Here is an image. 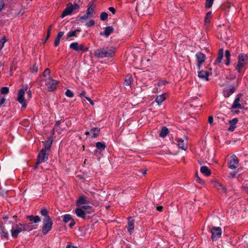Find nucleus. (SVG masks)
Returning <instances> with one entry per match:
<instances>
[{"label":"nucleus","instance_id":"f257e3e1","mask_svg":"<svg viewBox=\"0 0 248 248\" xmlns=\"http://www.w3.org/2000/svg\"><path fill=\"white\" fill-rule=\"evenodd\" d=\"M116 48L113 46H104L95 49L94 55L97 58H112L115 54Z\"/></svg>","mask_w":248,"mask_h":248},{"label":"nucleus","instance_id":"f03ea898","mask_svg":"<svg viewBox=\"0 0 248 248\" xmlns=\"http://www.w3.org/2000/svg\"><path fill=\"white\" fill-rule=\"evenodd\" d=\"M51 145L50 144H46L38 155L37 162L36 163V168H38L39 165L42 162H46L48 159V155L50 150Z\"/></svg>","mask_w":248,"mask_h":248},{"label":"nucleus","instance_id":"7ed1b4c3","mask_svg":"<svg viewBox=\"0 0 248 248\" xmlns=\"http://www.w3.org/2000/svg\"><path fill=\"white\" fill-rule=\"evenodd\" d=\"M248 62V56L245 53H240L238 56V62L235 67L236 70L240 73L242 69Z\"/></svg>","mask_w":248,"mask_h":248},{"label":"nucleus","instance_id":"20e7f679","mask_svg":"<svg viewBox=\"0 0 248 248\" xmlns=\"http://www.w3.org/2000/svg\"><path fill=\"white\" fill-rule=\"evenodd\" d=\"M53 221L50 217L44 218L43 221L42 231L43 234H46L52 229Z\"/></svg>","mask_w":248,"mask_h":248},{"label":"nucleus","instance_id":"39448f33","mask_svg":"<svg viewBox=\"0 0 248 248\" xmlns=\"http://www.w3.org/2000/svg\"><path fill=\"white\" fill-rule=\"evenodd\" d=\"M27 91V87L21 89L19 90L17 94L16 100L22 105V107L24 108H25L27 106V101L28 99L25 98V93Z\"/></svg>","mask_w":248,"mask_h":248},{"label":"nucleus","instance_id":"423d86ee","mask_svg":"<svg viewBox=\"0 0 248 248\" xmlns=\"http://www.w3.org/2000/svg\"><path fill=\"white\" fill-rule=\"evenodd\" d=\"M44 81H45L46 86L47 87V90L49 92L54 91L56 89L58 84L57 80L48 77L47 78L44 79Z\"/></svg>","mask_w":248,"mask_h":248},{"label":"nucleus","instance_id":"0eeeda50","mask_svg":"<svg viewBox=\"0 0 248 248\" xmlns=\"http://www.w3.org/2000/svg\"><path fill=\"white\" fill-rule=\"evenodd\" d=\"M22 231H24L22 223L15 224L11 230V235L14 238L17 237L18 234Z\"/></svg>","mask_w":248,"mask_h":248},{"label":"nucleus","instance_id":"6e6552de","mask_svg":"<svg viewBox=\"0 0 248 248\" xmlns=\"http://www.w3.org/2000/svg\"><path fill=\"white\" fill-rule=\"evenodd\" d=\"M211 232L212 233V239L213 241H216L221 237L222 234L221 229L219 227H212Z\"/></svg>","mask_w":248,"mask_h":248},{"label":"nucleus","instance_id":"1a4fd4ad","mask_svg":"<svg viewBox=\"0 0 248 248\" xmlns=\"http://www.w3.org/2000/svg\"><path fill=\"white\" fill-rule=\"evenodd\" d=\"M239 160L235 155H232L230 157V160L228 161V167L234 170L238 167Z\"/></svg>","mask_w":248,"mask_h":248},{"label":"nucleus","instance_id":"9d476101","mask_svg":"<svg viewBox=\"0 0 248 248\" xmlns=\"http://www.w3.org/2000/svg\"><path fill=\"white\" fill-rule=\"evenodd\" d=\"M195 57L197 62V66L198 70H200L206 60V56L202 53L199 52L196 53Z\"/></svg>","mask_w":248,"mask_h":248},{"label":"nucleus","instance_id":"9b49d317","mask_svg":"<svg viewBox=\"0 0 248 248\" xmlns=\"http://www.w3.org/2000/svg\"><path fill=\"white\" fill-rule=\"evenodd\" d=\"M211 69L206 67L205 70H199L198 71V77L200 78L205 80L206 81L209 80V72H211Z\"/></svg>","mask_w":248,"mask_h":248},{"label":"nucleus","instance_id":"f8f14e48","mask_svg":"<svg viewBox=\"0 0 248 248\" xmlns=\"http://www.w3.org/2000/svg\"><path fill=\"white\" fill-rule=\"evenodd\" d=\"M176 141L177 142V146L179 148L185 151L186 150L188 143V138L187 137H185L184 139L178 138L176 139Z\"/></svg>","mask_w":248,"mask_h":248},{"label":"nucleus","instance_id":"ddd939ff","mask_svg":"<svg viewBox=\"0 0 248 248\" xmlns=\"http://www.w3.org/2000/svg\"><path fill=\"white\" fill-rule=\"evenodd\" d=\"M72 7V4L71 3H68L67 4L65 9L63 11L61 15V17L63 18L67 16L70 15L73 12Z\"/></svg>","mask_w":248,"mask_h":248},{"label":"nucleus","instance_id":"4468645a","mask_svg":"<svg viewBox=\"0 0 248 248\" xmlns=\"http://www.w3.org/2000/svg\"><path fill=\"white\" fill-rule=\"evenodd\" d=\"M65 125V123L64 121H58L56 122L54 129L56 131H58L59 133H61L62 129L64 128Z\"/></svg>","mask_w":248,"mask_h":248},{"label":"nucleus","instance_id":"2eb2a0df","mask_svg":"<svg viewBox=\"0 0 248 248\" xmlns=\"http://www.w3.org/2000/svg\"><path fill=\"white\" fill-rule=\"evenodd\" d=\"M240 98L239 96H237L235 98V100L233 101L232 105V109H241L242 108V105L240 103Z\"/></svg>","mask_w":248,"mask_h":248},{"label":"nucleus","instance_id":"dca6fc26","mask_svg":"<svg viewBox=\"0 0 248 248\" xmlns=\"http://www.w3.org/2000/svg\"><path fill=\"white\" fill-rule=\"evenodd\" d=\"M212 184L213 187L217 189L218 190L223 192H226V188L220 183L218 182H213Z\"/></svg>","mask_w":248,"mask_h":248},{"label":"nucleus","instance_id":"f3484780","mask_svg":"<svg viewBox=\"0 0 248 248\" xmlns=\"http://www.w3.org/2000/svg\"><path fill=\"white\" fill-rule=\"evenodd\" d=\"M24 231H31L36 229V227L32 223H22Z\"/></svg>","mask_w":248,"mask_h":248},{"label":"nucleus","instance_id":"a211bd4d","mask_svg":"<svg viewBox=\"0 0 248 248\" xmlns=\"http://www.w3.org/2000/svg\"><path fill=\"white\" fill-rule=\"evenodd\" d=\"M95 5L93 3H89L88 5V9L86 14L90 17L93 16V14L94 11Z\"/></svg>","mask_w":248,"mask_h":248},{"label":"nucleus","instance_id":"6ab92c4d","mask_svg":"<svg viewBox=\"0 0 248 248\" xmlns=\"http://www.w3.org/2000/svg\"><path fill=\"white\" fill-rule=\"evenodd\" d=\"M134 221L132 217L128 218L127 230L130 234L133 232L134 229Z\"/></svg>","mask_w":248,"mask_h":248},{"label":"nucleus","instance_id":"aec40b11","mask_svg":"<svg viewBox=\"0 0 248 248\" xmlns=\"http://www.w3.org/2000/svg\"><path fill=\"white\" fill-rule=\"evenodd\" d=\"M114 31L113 28L111 26H108L105 28L104 32H100L101 35H105L106 37H108L111 33Z\"/></svg>","mask_w":248,"mask_h":248},{"label":"nucleus","instance_id":"412c9836","mask_svg":"<svg viewBox=\"0 0 248 248\" xmlns=\"http://www.w3.org/2000/svg\"><path fill=\"white\" fill-rule=\"evenodd\" d=\"M75 213L76 215L79 217L85 219L86 213L84 212L82 207L78 208L76 209Z\"/></svg>","mask_w":248,"mask_h":248},{"label":"nucleus","instance_id":"4be33fe9","mask_svg":"<svg viewBox=\"0 0 248 248\" xmlns=\"http://www.w3.org/2000/svg\"><path fill=\"white\" fill-rule=\"evenodd\" d=\"M238 122L237 118H234L229 121L230 126L228 128V130L230 131H233L235 128V124Z\"/></svg>","mask_w":248,"mask_h":248},{"label":"nucleus","instance_id":"5701e85b","mask_svg":"<svg viewBox=\"0 0 248 248\" xmlns=\"http://www.w3.org/2000/svg\"><path fill=\"white\" fill-rule=\"evenodd\" d=\"M223 57V49L220 48L219 50V52H218V55L217 58L216 59V60L215 61L214 63L215 64H218L219 63H220L222 60Z\"/></svg>","mask_w":248,"mask_h":248},{"label":"nucleus","instance_id":"b1692460","mask_svg":"<svg viewBox=\"0 0 248 248\" xmlns=\"http://www.w3.org/2000/svg\"><path fill=\"white\" fill-rule=\"evenodd\" d=\"M235 90L233 86L231 87L230 90H226L223 92L224 96L226 98L229 97L232 94Z\"/></svg>","mask_w":248,"mask_h":248},{"label":"nucleus","instance_id":"393cba45","mask_svg":"<svg viewBox=\"0 0 248 248\" xmlns=\"http://www.w3.org/2000/svg\"><path fill=\"white\" fill-rule=\"evenodd\" d=\"M100 129L98 128H93L91 130V133L92 134L91 137L93 138H96L100 133Z\"/></svg>","mask_w":248,"mask_h":248},{"label":"nucleus","instance_id":"a878e982","mask_svg":"<svg viewBox=\"0 0 248 248\" xmlns=\"http://www.w3.org/2000/svg\"><path fill=\"white\" fill-rule=\"evenodd\" d=\"M88 203V202L87 200L86 197L84 196H80L79 199L77 201V204L78 205H82Z\"/></svg>","mask_w":248,"mask_h":248},{"label":"nucleus","instance_id":"bb28decb","mask_svg":"<svg viewBox=\"0 0 248 248\" xmlns=\"http://www.w3.org/2000/svg\"><path fill=\"white\" fill-rule=\"evenodd\" d=\"M27 217L29 218L30 221H33L35 223H37L41 221V218L38 216H28Z\"/></svg>","mask_w":248,"mask_h":248},{"label":"nucleus","instance_id":"cd10ccee","mask_svg":"<svg viewBox=\"0 0 248 248\" xmlns=\"http://www.w3.org/2000/svg\"><path fill=\"white\" fill-rule=\"evenodd\" d=\"M165 99V95L161 94L156 96L155 98V102L157 103L158 105H160Z\"/></svg>","mask_w":248,"mask_h":248},{"label":"nucleus","instance_id":"c85d7f7f","mask_svg":"<svg viewBox=\"0 0 248 248\" xmlns=\"http://www.w3.org/2000/svg\"><path fill=\"white\" fill-rule=\"evenodd\" d=\"M81 31L80 29H77L73 31H70L67 34V38H71L72 37H77V33Z\"/></svg>","mask_w":248,"mask_h":248},{"label":"nucleus","instance_id":"c756f323","mask_svg":"<svg viewBox=\"0 0 248 248\" xmlns=\"http://www.w3.org/2000/svg\"><path fill=\"white\" fill-rule=\"evenodd\" d=\"M81 207L86 214H91L93 212V208L91 206L86 205H83Z\"/></svg>","mask_w":248,"mask_h":248},{"label":"nucleus","instance_id":"7c9ffc66","mask_svg":"<svg viewBox=\"0 0 248 248\" xmlns=\"http://www.w3.org/2000/svg\"><path fill=\"white\" fill-rule=\"evenodd\" d=\"M201 172L205 176H209L211 174V171L206 166H202L201 168Z\"/></svg>","mask_w":248,"mask_h":248},{"label":"nucleus","instance_id":"2f4dec72","mask_svg":"<svg viewBox=\"0 0 248 248\" xmlns=\"http://www.w3.org/2000/svg\"><path fill=\"white\" fill-rule=\"evenodd\" d=\"M146 6L143 2H139L136 6V11H143L146 9Z\"/></svg>","mask_w":248,"mask_h":248},{"label":"nucleus","instance_id":"473e14b6","mask_svg":"<svg viewBox=\"0 0 248 248\" xmlns=\"http://www.w3.org/2000/svg\"><path fill=\"white\" fill-rule=\"evenodd\" d=\"M169 132L168 129L166 127H163L161 129V130L160 131L159 133V136L160 137L162 138H164L167 136Z\"/></svg>","mask_w":248,"mask_h":248},{"label":"nucleus","instance_id":"72a5a7b5","mask_svg":"<svg viewBox=\"0 0 248 248\" xmlns=\"http://www.w3.org/2000/svg\"><path fill=\"white\" fill-rule=\"evenodd\" d=\"M132 80V77L130 75H127L124 80V84L129 86L131 84Z\"/></svg>","mask_w":248,"mask_h":248},{"label":"nucleus","instance_id":"f704fd0d","mask_svg":"<svg viewBox=\"0 0 248 248\" xmlns=\"http://www.w3.org/2000/svg\"><path fill=\"white\" fill-rule=\"evenodd\" d=\"M96 148L100 150H104L106 148V145L104 143L97 142L96 143Z\"/></svg>","mask_w":248,"mask_h":248},{"label":"nucleus","instance_id":"c9c22d12","mask_svg":"<svg viewBox=\"0 0 248 248\" xmlns=\"http://www.w3.org/2000/svg\"><path fill=\"white\" fill-rule=\"evenodd\" d=\"M212 16V13L211 11L208 12L205 17L204 22L205 24H208L210 22V20Z\"/></svg>","mask_w":248,"mask_h":248},{"label":"nucleus","instance_id":"e433bc0d","mask_svg":"<svg viewBox=\"0 0 248 248\" xmlns=\"http://www.w3.org/2000/svg\"><path fill=\"white\" fill-rule=\"evenodd\" d=\"M1 232H0L1 235V237H3L5 238L6 239H8L9 238V234L8 232L6 230V229L3 228L1 229Z\"/></svg>","mask_w":248,"mask_h":248},{"label":"nucleus","instance_id":"4c0bfd02","mask_svg":"<svg viewBox=\"0 0 248 248\" xmlns=\"http://www.w3.org/2000/svg\"><path fill=\"white\" fill-rule=\"evenodd\" d=\"M72 217L69 214H65L63 216V221L66 223L72 219Z\"/></svg>","mask_w":248,"mask_h":248},{"label":"nucleus","instance_id":"58836bf2","mask_svg":"<svg viewBox=\"0 0 248 248\" xmlns=\"http://www.w3.org/2000/svg\"><path fill=\"white\" fill-rule=\"evenodd\" d=\"M79 45L77 42L72 43L70 45V48L75 51H78Z\"/></svg>","mask_w":248,"mask_h":248},{"label":"nucleus","instance_id":"ea45409f","mask_svg":"<svg viewBox=\"0 0 248 248\" xmlns=\"http://www.w3.org/2000/svg\"><path fill=\"white\" fill-rule=\"evenodd\" d=\"M40 214L42 216L44 217V218H46V217H50L48 215V211L45 208L42 209L41 210Z\"/></svg>","mask_w":248,"mask_h":248},{"label":"nucleus","instance_id":"a19ab883","mask_svg":"<svg viewBox=\"0 0 248 248\" xmlns=\"http://www.w3.org/2000/svg\"><path fill=\"white\" fill-rule=\"evenodd\" d=\"M89 17H91L89 16H88L87 14L79 16L78 18V20L80 21L82 23L84 22V21L86 20H87Z\"/></svg>","mask_w":248,"mask_h":248},{"label":"nucleus","instance_id":"79ce46f5","mask_svg":"<svg viewBox=\"0 0 248 248\" xmlns=\"http://www.w3.org/2000/svg\"><path fill=\"white\" fill-rule=\"evenodd\" d=\"M214 0H206L205 6L206 8H210L212 7Z\"/></svg>","mask_w":248,"mask_h":248},{"label":"nucleus","instance_id":"37998d69","mask_svg":"<svg viewBox=\"0 0 248 248\" xmlns=\"http://www.w3.org/2000/svg\"><path fill=\"white\" fill-rule=\"evenodd\" d=\"M78 50L86 52L88 50V48L86 47L83 44H81L79 46Z\"/></svg>","mask_w":248,"mask_h":248},{"label":"nucleus","instance_id":"c03bdc74","mask_svg":"<svg viewBox=\"0 0 248 248\" xmlns=\"http://www.w3.org/2000/svg\"><path fill=\"white\" fill-rule=\"evenodd\" d=\"M108 17V14L106 12H102L100 15V19L103 21L106 20Z\"/></svg>","mask_w":248,"mask_h":248},{"label":"nucleus","instance_id":"a18cd8bd","mask_svg":"<svg viewBox=\"0 0 248 248\" xmlns=\"http://www.w3.org/2000/svg\"><path fill=\"white\" fill-rule=\"evenodd\" d=\"M6 42L5 37H3L2 39L0 40V50L1 49L4 45L5 43Z\"/></svg>","mask_w":248,"mask_h":248},{"label":"nucleus","instance_id":"49530a36","mask_svg":"<svg viewBox=\"0 0 248 248\" xmlns=\"http://www.w3.org/2000/svg\"><path fill=\"white\" fill-rule=\"evenodd\" d=\"M1 93L2 94H6L9 93V88L7 87H3L1 89Z\"/></svg>","mask_w":248,"mask_h":248},{"label":"nucleus","instance_id":"de8ad7c7","mask_svg":"<svg viewBox=\"0 0 248 248\" xmlns=\"http://www.w3.org/2000/svg\"><path fill=\"white\" fill-rule=\"evenodd\" d=\"M95 24V21L94 20H91L89 22L86 23V26L87 27H91L93 26Z\"/></svg>","mask_w":248,"mask_h":248},{"label":"nucleus","instance_id":"09e8293b","mask_svg":"<svg viewBox=\"0 0 248 248\" xmlns=\"http://www.w3.org/2000/svg\"><path fill=\"white\" fill-rule=\"evenodd\" d=\"M65 94L67 96L72 97L74 96L73 92L69 89H67L65 92Z\"/></svg>","mask_w":248,"mask_h":248},{"label":"nucleus","instance_id":"8fccbe9b","mask_svg":"<svg viewBox=\"0 0 248 248\" xmlns=\"http://www.w3.org/2000/svg\"><path fill=\"white\" fill-rule=\"evenodd\" d=\"M50 70L48 68H46L45 69V70L44 71V72L43 73V76H44V77H46V78H47V76H49L50 75Z\"/></svg>","mask_w":248,"mask_h":248},{"label":"nucleus","instance_id":"3c124183","mask_svg":"<svg viewBox=\"0 0 248 248\" xmlns=\"http://www.w3.org/2000/svg\"><path fill=\"white\" fill-rule=\"evenodd\" d=\"M195 180L197 182L200 183L201 184H204V181H202L200 177H199L197 175L196 177Z\"/></svg>","mask_w":248,"mask_h":248},{"label":"nucleus","instance_id":"603ef678","mask_svg":"<svg viewBox=\"0 0 248 248\" xmlns=\"http://www.w3.org/2000/svg\"><path fill=\"white\" fill-rule=\"evenodd\" d=\"M51 27H52V25H50V26H49V27H48V28L47 29L46 39H47L50 36L51 31Z\"/></svg>","mask_w":248,"mask_h":248},{"label":"nucleus","instance_id":"864d4df0","mask_svg":"<svg viewBox=\"0 0 248 248\" xmlns=\"http://www.w3.org/2000/svg\"><path fill=\"white\" fill-rule=\"evenodd\" d=\"M27 93L28 95V100H30L32 97V93L30 90L27 91Z\"/></svg>","mask_w":248,"mask_h":248},{"label":"nucleus","instance_id":"5fc2aeb1","mask_svg":"<svg viewBox=\"0 0 248 248\" xmlns=\"http://www.w3.org/2000/svg\"><path fill=\"white\" fill-rule=\"evenodd\" d=\"M72 6L73 11L75 10H78L79 8V6L77 3H74V4H72Z\"/></svg>","mask_w":248,"mask_h":248},{"label":"nucleus","instance_id":"6e6d98bb","mask_svg":"<svg viewBox=\"0 0 248 248\" xmlns=\"http://www.w3.org/2000/svg\"><path fill=\"white\" fill-rule=\"evenodd\" d=\"M5 101V98L1 95H0V106L4 103Z\"/></svg>","mask_w":248,"mask_h":248},{"label":"nucleus","instance_id":"4d7b16f0","mask_svg":"<svg viewBox=\"0 0 248 248\" xmlns=\"http://www.w3.org/2000/svg\"><path fill=\"white\" fill-rule=\"evenodd\" d=\"M60 39L58 38H56L55 40V42H54V46H58L59 44H60Z\"/></svg>","mask_w":248,"mask_h":248},{"label":"nucleus","instance_id":"13d9d810","mask_svg":"<svg viewBox=\"0 0 248 248\" xmlns=\"http://www.w3.org/2000/svg\"><path fill=\"white\" fill-rule=\"evenodd\" d=\"M231 53L228 50L225 51V57L226 58H230Z\"/></svg>","mask_w":248,"mask_h":248},{"label":"nucleus","instance_id":"bf43d9fd","mask_svg":"<svg viewBox=\"0 0 248 248\" xmlns=\"http://www.w3.org/2000/svg\"><path fill=\"white\" fill-rule=\"evenodd\" d=\"M63 34H64L63 32L60 31V32H58V33L57 34V38H58L60 39L63 36Z\"/></svg>","mask_w":248,"mask_h":248},{"label":"nucleus","instance_id":"052dcab7","mask_svg":"<svg viewBox=\"0 0 248 248\" xmlns=\"http://www.w3.org/2000/svg\"><path fill=\"white\" fill-rule=\"evenodd\" d=\"M85 98H86V99L87 100H88V101L90 102V103L92 106L94 105V103H93V101L92 100H91L89 97H86V96H85Z\"/></svg>","mask_w":248,"mask_h":248},{"label":"nucleus","instance_id":"680f3d73","mask_svg":"<svg viewBox=\"0 0 248 248\" xmlns=\"http://www.w3.org/2000/svg\"><path fill=\"white\" fill-rule=\"evenodd\" d=\"M208 123L211 124L213 123V117L212 116H209L208 117Z\"/></svg>","mask_w":248,"mask_h":248},{"label":"nucleus","instance_id":"e2e57ef3","mask_svg":"<svg viewBox=\"0 0 248 248\" xmlns=\"http://www.w3.org/2000/svg\"><path fill=\"white\" fill-rule=\"evenodd\" d=\"M4 3L2 0H0V11L3 8Z\"/></svg>","mask_w":248,"mask_h":248},{"label":"nucleus","instance_id":"0e129e2a","mask_svg":"<svg viewBox=\"0 0 248 248\" xmlns=\"http://www.w3.org/2000/svg\"><path fill=\"white\" fill-rule=\"evenodd\" d=\"M108 10L112 13V14H114L115 13V9L114 8L112 7H110L108 8Z\"/></svg>","mask_w":248,"mask_h":248},{"label":"nucleus","instance_id":"69168bd1","mask_svg":"<svg viewBox=\"0 0 248 248\" xmlns=\"http://www.w3.org/2000/svg\"><path fill=\"white\" fill-rule=\"evenodd\" d=\"M75 224V222L74 221V220L73 219H72L71 220V222L69 224V226L70 227H72L73 226H74Z\"/></svg>","mask_w":248,"mask_h":248},{"label":"nucleus","instance_id":"338daca9","mask_svg":"<svg viewBox=\"0 0 248 248\" xmlns=\"http://www.w3.org/2000/svg\"><path fill=\"white\" fill-rule=\"evenodd\" d=\"M66 248H77V247H75L74 245L69 244L67 245Z\"/></svg>","mask_w":248,"mask_h":248},{"label":"nucleus","instance_id":"774afa93","mask_svg":"<svg viewBox=\"0 0 248 248\" xmlns=\"http://www.w3.org/2000/svg\"><path fill=\"white\" fill-rule=\"evenodd\" d=\"M163 207L162 206H158L157 207L156 209L159 211H163Z\"/></svg>","mask_w":248,"mask_h":248}]
</instances>
